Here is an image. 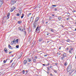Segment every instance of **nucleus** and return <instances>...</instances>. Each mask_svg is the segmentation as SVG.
<instances>
[{
    "mask_svg": "<svg viewBox=\"0 0 76 76\" xmlns=\"http://www.w3.org/2000/svg\"><path fill=\"white\" fill-rule=\"evenodd\" d=\"M8 47L9 48H10V49H13V48L10 45H8Z\"/></svg>",
    "mask_w": 76,
    "mask_h": 76,
    "instance_id": "nucleus-9",
    "label": "nucleus"
},
{
    "mask_svg": "<svg viewBox=\"0 0 76 76\" xmlns=\"http://www.w3.org/2000/svg\"><path fill=\"white\" fill-rule=\"evenodd\" d=\"M54 71L55 73H57V71L56 70H54Z\"/></svg>",
    "mask_w": 76,
    "mask_h": 76,
    "instance_id": "nucleus-28",
    "label": "nucleus"
},
{
    "mask_svg": "<svg viewBox=\"0 0 76 76\" xmlns=\"http://www.w3.org/2000/svg\"><path fill=\"white\" fill-rule=\"evenodd\" d=\"M69 52L70 53H72L71 52V50H69Z\"/></svg>",
    "mask_w": 76,
    "mask_h": 76,
    "instance_id": "nucleus-51",
    "label": "nucleus"
},
{
    "mask_svg": "<svg viewBox=\"0 0 76 76\" xmlns=\"http://www.w3.org/2000/svg\"><path fill=\"white\" fill-rule=\"evenodd\" d=\"M18 41H19V39H17L15 40V43L17 42V43H18Z\"/></svg>",
    "mask_w": 76,
    "mask_h": 76,
    "instance_id": "nucleus-17",
    "label": "nucleus"
},
{
    "mask_svg": "<svg viewBox=\"0 0 76 76\" xmlns=\"http://www.w3.org/2000/svg\"><path fill=\"white\" fill-rule=\"evenodd\" d=\"M67 57V55L65 53H64L63 54L61 55V60H64V58Z\"/></svg>",
    "mask_w": 76,
    "mask_h": 76,
    "instance_id": "nucleus-1",
    "label": "nucleus"
},
{
    "mask_svg": "<svg viewBox=\"0 0 76 76\" xmlns=\"http://www.w3.org/2000/svg\"><path fill=\"white\" fill-rule=\"evenodd\" d=\"M4 0H0V7H1L3 4Z\"/></svg>",
    "mask_w": 76,
    "mask_h": 76,
    "instance_id": "nucleus-4",
    "label": "nucleus"
},
{
    "mask_svg": "<svg viewBox=\"0 0 76 76\" xmlns=\"http://www.w3.org/2000/svg\"><path fill=\"white\" fill-rule=\"evenodd\" d=\"M13 44H14V43H13V41H12L11 42V44L12 45Z\"/></svg>",
    "mask_w": 76,
    "mask_h": 76,
    "instance_id": "nucleus-31",
    "label": "nucleus"
},
{
    "mask_svg": "<svg viewBox=\"0 0 76 76\" xmlns=\"http://www.w3.org/2000/svg\"><path fill=\"white\" fill-rule=\"evenodd\" d=\"M55 64L56 65H57V64H57V63H56Z\"/></svg>",
    "mask_w": 76,
    "mask_h": 76,
    "instance_id": "nucleus-54",
    "label": "nucleus"
},
{
    "mask_svg": "<svg viewBox=\"0 0 76 76\" xmlns=\"http://www.w3.org/2000/svg\"><path fill=\"white\" fill-rule=\"evenodd\" d=\"M35 58H36V59H37V56H35Z\"/></svg>",
    "mask_w": 76,
    "mask_h": 76,
    "instance_id": "nucleus-52",
    "label": "nucleus"
},
{
    "mask_svg": "<svg viewBox=\"0 0 76 76\" xmlns=\"http://www.w3.org/2000/svg\"><path fill=\"white\" fill-rule=\"evenodd\" d=\"M21 12H22L21 10H20L19 11V12H20V14H21Z\"/></svg>",
    "mask_w": 76,
    "mask_h": 76,
    "instance_id": "nucleus-30",
    "label": "nucleus"
},
{
    "mask_svg": "<svg viewBox=\"0 0 76 76\" xmlns=\"http://www.w3.org/2000/svg\"><path fill=\"white\" fill-rule=\"evenodd\" d=\"M44 57H47V55H44Z\"/></svg>",
    "mask_w": 76,
    "mask_h": 76,
    "instance_id": "nucleus-40",
    "label": "nucleus"
},
{
    "mask_svg": "<svg viewBox=\"0 0 76 76\" xmlns=\"http://www.w3.org/2000/svg\"><path fill=\"white\" fill-rule=\"evenodd\" d=\"M48 70H49V71H50V68L49 67H48Z\"/></svg>",
    "mask_w": 76,
    "mask_h": 76,
    "instance_id": "nucleus-41",
    "label": "nucleus"
},
{
    "mask_svg": "<svg viewBox=\"0 0 76 76\" xmlns=\"http://www.w3.org/2000/svg\"><path fill=\"white\" fill-rule=\"evenodd\" d=\"M8 59H7L6 60H4L3 61L4 63H6V61H7V60H8Z\"/></svg>",
    "mask_w": 76,
    "mask_h": 76,
    "instance_id": "nucleus-18",
    "label": "nucleus"
},
{
    "mask_svg": "<svg viewBox=\"0 0 76 76\" xmlns=\"http://www.w3.org/2000/svg\"><path fill=\"white\" fill-rule=\"evenodd\" d=\"M12 41H13V42L14 43V44H15V43H16L15 40Z\"/></svg>",
    "mask_w": 76,
    "mask_h": 76,
    "instance_id": "nucleus-33",
    "label": "nucleus"
},
{
    "mask_svg": "<svg viewBox=\"0 0 76 76\" xmlns=\"http://www.w3.org/2000/svg\"><path fill=\"white\" fill-rule=\"evenodd\" d=\"M31 15V13H29L28 15L27 16H28V17H29V15Z\"/></svg>",
    "mask_w": 76,
    "mask_h": 76,
    "instance_id": "nucleus-27",
    "label": "nucleus"
},
{
    "mask_svg": "<svg viewBox=\"0 0 76 76\" xmlns=\"http://www.w3.org/2000/svg\"><path fill=\"white\" fill-rule=\"evenodd\" d=\"M16 48H19V45H17L16 46Z\"/></svg>",
    "mask_w": 76,
    "mask_h": 76,
    "instance_id": "nucleus-26",
    "label": "nucleus"
},
{
    "mask_svg": "<svg viewBox=\"0 0 76 76\" xmlns=\"http://www.w3.org/2000/svg\"><path fill=\"white\" fill-rule=\"evenodd\" d=\"M66 50H69V48H66Z\"/></svg>",
    "mask_w": 76,
    "mask_h": 76,
    "instance_id": "nucleus-64",
    "label": "nucleus"
},
{
    "mask_svg": "<svg viewBox=\"0 0 76 76\" xmlns=\"http://www.w3.org/2000/svg\"><path fill=\"white\" fill-rule=\"evenodd\" d=\"M26 63H27V61L26 60H24L23 63L24 64H26Z\"/></svg>",
    "mask_w": 76,
    "mask_h": 76,
    "instance_id": "nucleus-12",
    "label": "nucleus"
},
{
    "mask_svg": "<svg viewBox=\"0 0 76 76\" xmlns=\"http://www.w3.org/2000/svg\"><path fill=\"white\" fill-rule=\"evenodd\" d=\"M42 38H40L39 39V42H41V41H42Z\"/></svg>",
    "mask_w": 76,
    "mask_h": 76,
    "instance_id": "nucleus-16",
    "label": "nucleus"
},
{
    "mask_svg": "<svg viewBox=\"0 0 76 76\" xmlns=\"http://www.w3.org/2000/svg\"><path fill=\"white\" fill-rule=\"evenodd\" d=\"M24 16V14H22V16H21V18L22 19V18H23V16Z\"/></svg>",
    "mask_w": 76,
    "mask_h": 76,
    "instance_id": "nucleus-21",
    "label": "nucleus"
},
{
    "mask_svg": "<svg viewBox=\"0 0 76 76\" xmlns=\"http://www.w3.org/2000/svg\"><path fill=\"white\" fill-rule=\"evenodd\" d=\"M47 23H48V22H46V24H47Z\"/></svg>",
    "mask_w": 76,
    "mask_h": 76,
    "instance_id": "nucleus-57",
    "label": "nucleus"
},
{
    "mask_svg": "<svg viewBox=\"0 0 76 76\" xmlns=\"http://www.w3.org/2000/svg\"><path fill=\"white\" fill-rule=\"evenodd\" d=\"M49 31H51V32H54V30L52 28H49Z\"/></svg>",
    "mask_w": 76,
    "mask_h": 76,
    "instance_id": "nucleus-11",
    "label": "nucleus"
},
{
    "mask_svg": "<svg viewBox=\"0 0 76 76\" xmlns=\"http://www.w3.org/2000/svg\"><path fill=\"white\" fill-rule=\"evenodd\" d=\"M11 3H12V4H15V3H16V1H11Z\"/></svg>",
    "mask_w": 76,
    "mask_h": 76,
    "instance_id": "nucleus-14",
    "label": "nucleus"
},
{
    "mask_svg": "<svg viewBox=\"0 0 76 76\" xmlns=\"http://www.w3.org/2000/svg\"><path fill=\"white\" fill-rule=\"evenodd\" d=\"M12 61H13V60H12L10 61V63H12Z\"/></svg>",
    "mask_w": 76,
    "mask_h": 76,
    "instance_id": "nucleus-39",
    "label": "nucleus"
},
{
    "mask_svg": "<svg viewBox=\"0 0 76 76\" xmlns=\"http://www.w3.org/2000/svg\"><path fill=\"white\" fill-rule=\"evenodd\" d=\"M13 10H14V9H13V8H11V10H10V12H13Z\"/></svg>",
    "mask_w": 76,
    "mask_h": 76,
    "instance_id": "nucleus-19",
    "label": "nucleus"
},
{
    "mask_svg": "<svg viewBox=\"0 0 76 76\" xmlns=\"http://www.w3.org/2000/svg\"><path fill=\"white\" fill-rule=\"evenodd\" d=\"M71 69H72V65L70 64L69 65L67 68V71L68 72H69V71H70Z\"/></svg>",
    "mask_w": 76,
    "mask_h": 76,
    "instance_id": "nucleus-2",
    "label": "nucleus"
},
{
    "mask_svg": "<svg viewBox=\"0 0 76 76\" xmlns=\"http://www.w3.org/2000/svg\"><path fill=\"white\" fill-rule=\"evenodd\" d=\"M50 41H51V40L48 41L47 42V43H48V42H50Z\"/></svg>",
    "mask_w": 76,
    "mask_h": 76,
    "instance_id": "nucleus-35",
    "label": "nucleus"
},
{
    "mask_svg": "<svg viewBox=\"0 0 76 76\" xmlns=\"http://www.w3.org/2000/svg\"><path fill=\"white\" fill-rule=\"evenodd\" d=\"M70 50H73V48H71Z\"/></svg>",
    "mask_w": 76,
    "mask_h": 76,
    "instance_id": "nucleus-59",
    "label": "nucleus"
},
{
    "mask_svg": "<svg viewBox=\"0 0 76 76\" xmlns=\"http://www.w3.org/2000/svg\"><path fill=\"white\" fill-rule=\"evenodd\" d=\"M18 29H19L20 31H23V32H25V33H26V32L25 31V29H24V30L22 29L21 27H19L18 28Z\"/></svg>",
    "mask_w": 76,
    "mask_h": 76,
    "instance_id": "nucleus-5",
    "label": "nucleus"
},
{
    "mask_svg": "<svg viewBox=\"0 0 76 76\" xmlns=\"http://www.w3.org/2000/svg\"><path fill=\"white\" fill-rule=\"evenodd\" d=\"M26 74L28 73V71L27 72V70H26Z\"/></svg>",
    "mask_w": 76,
    "mask_h": 76,
    "instance_id": "nucleus-32",
    "label": "nucleus"
},
{
    "mask_svg": "<svg viewBox=\"0 0 76 76\" xmlns=\"http://www.w3.org/2000/svg\"><path fill=\"white\" fill-rule=\"evenodd\" d=\"M47 73H49V71H48V72H47Z\"/></svg>",
    "mask_w": 76,
    "mask_h": 76,
    "instance_id": "nucleus-58",
    "label": "nucleus"
},
{
    "mask_svg": "<svg viewBox=\"0 0 76 76\" xmlns=\"http://www.w3.org/2000/svg\"><path fill=\"white\" fill-rule=\"evenodd\" d=\"M52 6L53 7L54 6V7H56V6H57V5H52Z\"/></svg>",
    "mask_w": 76,
    "mask_h": 76,
    "instance_id": "nucleus-36",
    "label": "nucleus"
},
{
    "mask_svg": "<svg viewBox=\"0 0 76 76\" xmlns=\"http://www.w3.org/2000/svg\"><path fill=\"white\" fill-rule=\"evenodd\" d=\"M39 17H37L36 18L35 20L34 23V24H35V23H37L38 21V20H39Z\"/></svg>",
    "mask_w": 76,
    "mask_h": 76,
    "instance_id": "nucleus-3",
    "label": "nucleus"
},
{
    "mask_svg": "<svg viewBox=\"0 0 76 76\" xmlns=\"http://www.w3.org/2000/svg\"><path fill=\"white\" fill-rule=\"evenodd\" d=\"M52 16H55V15H53H53H52Z\"/></svg>",
    "mask_w": 76,
    "mask_h": 76,
    "instance_id": "nucleus-56",
    "label": "nucleus"
},
{
    "mask_svg": "<svg viewBox=\"0 0 76 76\" xmlns=\"http://www.w3.org/2000/svg\"><path fill=\"white\" fill-rule=\"evenodd\" d=\"M58 19L59 20H61V18L60 17H59L58 18Z\"/></svg>",
    "mask_w": 76,
    "mask_h": 76,
    "instance_id": "nucleus-23",
    "label": "nucleus"
},
{
    "mask_svg": "<svg viewBox=\"0 0 76 76\" xmlns=\"http://www.w3.org/2000/svg\"><path fill=\"white\" fill-rule=\"evenodd\" d=\"M4 51H5V53H7V48H5L4 49Z\"/></svg>",
    "mask_w": 76,
    "mask_h": 76,
    "instance_id": "nucleus-13",
    "label": "nucleus"
},
{
    "mask_svg": "<svg viewBox=\"0 0 76 76\" xmlns=\"http://www.w3.org/2000/svg\"><path fill=\"white\" fill-rule=\"evenodd\" d=\"M15 64H16L15 63H13L12 65H11L12 67H15Z\"/></svg>",
    "mask_w": 76,
    "mask_h": 76,
    "instance_id": "nucleus-7",
    "label": "nucleus"
},
{
    "mask_svg": "<svg viewBox=\"0 0 76 76\" xmlns=\"http://www.w3.org/2000/svg\"><path fill=\"white\" fill-rule=\"evenodd\" d=\"M23 54V53H21L19 55V56H18V59H19L21 57L22 55Z\"/></svg>",
    "mask_w": 76,
    "mask_h": 76,
    "instance_id": "nucleus-6",
    "label": "nucleus"
},
{
    "mask_svg": "<svg viewBox=\"0 0 76 76\" xmlns=\"http://www.w3.org/2000/svg\"><path fill=\"white\" fill-rule=\"evenodd\" d=\"M50 75L51 76H53V74H52L51 73Z\"/></svg>",
    "mask_w": 76,
    "mask_h": 76,
    "instance_id": "nucleus-49",
    "label": "nucleus"
},
{
    "mask_svg": "<svg viewBox=\"0 0 76 76\" xmlns=\"http://www.w3.org/2000/svg\"><path fill=\"white\" fill-rule=\"evenodd\" d=\"M61 26L62 28H64V26L63 25H62Z\"/></svg>",
    "mask_w": 76,
    "mask_h": 76,
    "instance_id": "nucleus-60",
    "label": "nucleus"
},
{
    "mask_svg": "<svg viewBox=\"0 0 76 76\" xmlns=\"http://www.w3.org/2000/svg\"><path fill=\"white\" fill-rule=\"evenodd\" d=\"M67 63L65 62L64 64V66H67Z\"/></svg>",
    "mask_w": 76,
    "mask_h": 76,
    "instance_id": "nucleus-25",
    "label": "nucleus"
},
{
    "mask_svg": "<svg viewBox=\"0 0 76 76\" xmlns=\"http://www.w3.org/2000/svg\"><path fill=\"white\" fill-rule=\"evenodd\" d=\"M37 30H38V29H36V31H37Z\"/></svg>",
    "mask_w": 76,
    "mask_h": 76,
    "instance_id": "nucleus-63",
    "label": "nucleus"
},
{
    "mask_svg": "<svg viewBox=\"0 0 76 76\" xmlns=\"http://www.w3.org/2000/svg\"><path fill=\"white\" fill-rule=\"evenodd\" d=\"M48 65H50L49 63H48V65H47V66H48Z\"/></svg>",
    "mask_w": 76,
    "mask_h": 76,
    "instance_id": "nucleus-61",
    "label": "nucleus"
},
{
    "mask_svg": "<svg viewBox=\"0 0 76 76\" xmlns=\"http://www.w3.org/2000/svg\"><path fill=\"white\" fill-rule=\"evenodd\" d=\"M49 20H51V17H50L49 18Z\"/></svg>",
    "mask_w": 76,
    "mask_h": 76,
    "instance_id": "nucleus-43",
    "label": "nucleus"
},
{
    "mask_svg": "<svg viewBox=\"0 0 76 76\" xmlns=\"http://www.w3.org/2000/svg\"><path fill=\"white\" fill-rule=\"evenodd\" d=\"M18 23H22V21H18Z\"/></svg>",
    "mask_w": 76,
    "mask_h": 76,
    "instance_id": "nucleus-22",
    "label": "nucleus"
},
{
    "mask_svg": "<svg viewBox=\"0 0 76 76\" xmlns=\"http://www.w3.org/2000/svg\"><path fill=\"white\" fill-rule=\"evenodd\" d=\"M9 16H10V13L8 12L7 17V19H8L9 18Z\"/></svg>",
    "mask_w": 76,
    "mask_h": 76,
    "instance_id": "nucleus-8",
    "label": "nucleus"
},
{
    "mask_svg": "<svg viewBox=\"0 0 76 76\" xmlns=\"http://www.w3.org/2000/svg\"><path fill=\"white\" fill-rule=\"evenodd\" d=\"M67 20H69V18H68L66 19Z\"/></svg>",
    "mask_w": 76,
    "mask_h": 76,
    "instance_id": "nucleus-44",
    "label": "nucleus"
},
{
    "mask_svg": "<svg viewBox=\"0 0 76 76\" xmlns=\"http://www.w3.org/2000/svg\"><path fill=\"white\" fill-rule=\"evenodd\" d=\"M22 72H23V74H25V71H24V70H23L22 71Z\"/></svg>",
    "mask_w": 76,
    "mask_h": 76,
    "instance_id": "nucleus-29",
    "label": "nucleus"
},
{
    "mask_svg": "<svg viewBox=\"0 0 76 76\" xmlns=\"http://www.w3.org/2000/svg\"><path fill=\"white\" fill-rule=\"evenodd\" d=\"M38 27H39V25H38V26L37 27L36 29H38Z\"/></svg>",
    "mask_w": 76,
    "mask_h": 76,
    "instance_id": "nucleus-45",
    "label": "nucleus"
},
{
    "mask_svg": "<svg viewBox=\"0 0 76 76\" xmlns=\"http://www.w3.org/2000/svg\"><path fill=\"white\" fill-rule=\"evenodd\" d=\"M75 12V10H73V13H74V12Z\"/></svg>",
    "mask_w": 76,
    "mask_h": 76,
    "instance_id": "nucleus-53",
    "label": "nucleus"
},
{
    "mask_svg": "<svg viewBox=\"0 0 76 76\" xmlns=\"http://www.w3.org/2000/svg\"><path fill=\"white\" fill-rule=\"evenodd\" d=\"M16 17H14V19H15V20H16Z\"/></svg>",
    "mask_w": 76,
    "mask_h": 76,
    "instance_id": "nucleus-50",
    "label": "nucleus"
},
{
    "mask_svg": "<svg viewBox=\"0 0 76 76\" xmlns=\"http://www.w3.org/2000/svg\"><path fill=\"white\" fill-rule=\"evenodd\" d=\"M12 9H13L14 10H15L16 9V7H15V6H13V7L12 8Z\"/></svg>",
    "mask_w": 76,
    "mask_h": 76,
    "instance_id": "nucleus-24",
    "label": "nucleus"
},
{
    "mask_svg": "<svg viewBox=\"0 0 76 76\" xmlns=\"http://www.w3.org/2000/svg\"><path fill=\"white\" fill-rule=\"evenodd\" d=\"M27 61L30 62V61H31V58H28Z\"/></svg>",
    "mask_w": 76,
    "mask_h": 76,
    "instance_id": "nucleus-10",
    "label": "nucleus"
},
{
    "mask_svg": "<svg viewBox=\"0 0 76 76\" xmlns=\"http://www.w3.org/2000/svg\"><path fill=\"white\" fill-rule=\"evenodd\" d=\"M54 10H55V11H56V10H57V9H55Z\"/></svg>",
    "mask_w": 76,
    "mask_h": 76,
    "instance_id": "nucleus-55",
    "label": "nucleus"
},
{
    "mask_svg": "<svg viewBox=\"0 0 76 76\" xmlns=\"http://www.w3.org/2000/svg\"><path fill=\"white\" fill-rule=\"evenodd\" d=\"M69 41H70V40H69V39H68V40H66V41H67V42H69Z\"/></svg>",
    "mask_w": 76,
    "mask_h": 76,
    "instance_id": "nucleus-34",
    "label": "nucleus"
},
{
    "mask_svg": "<svg viewBox=\"0 0 76 76\" xmlns=\"http://www.w3.org/2000/svg\"><path fill=\"white\" fill-rule=\"evenodd\" d=\"M36 25V23H35V24H34V23H33V25H34V28H36V25Z\"/></svg>",
    "mask_w": 76,
    "mask_h": 76,
    "instance_id": "nucleus-15",
    "label": "nucleus"
},
{
    "mask_svg": "<svg viewBox=\"0 0 76 76\" xmlns=\"http://www.w3.org/2000/svg\"><path fill=\"white\" fill-rule=\"evenodd\" d=\"M12 53V52H9V54H11Z\"/></svg>",
    "mask_w": 76,
    "mask_h": 76,
    "instance_id": "nucleus-48",
    "label": "nucleus"
},
{
    "mask_svg": "<svg viewBox=\"0 0 76 76\" xmlns=\"http://www.w3.org/2000/svg\"><path fill=\"white\" fill-rule=\"evenodd\" d=\"M20 15V14L19 13L16 14V16H19Z\"/></svg>",
    "mask_w": 76,
    "mask_h": 76,
    "instance_id": "nucleus-20",
    "label": "nucleus"
},
{
    "mask_svg": "<svg viewBox=\"0 0 76 76\" xmlns=\"http://www.w3.org/2000/svg\"><path fill=\"white\" fill-rule=\"evenodd\" d=\"M72 72H69V74L70 75H71V74L72 73Z\"/></svg>",
    "mask_w": 76,
    "mask_h": 76,
    "instance_id": "nucleus-37",
    "label": "nucleus"
},
{
    "mask_svg": "<svg viewBox=\"0 0 76 76\" xmlns=\"http://www.w3.org/2000/svg\"><path fill=\"white\" fill-rule=\"evenodd\" d=\"M36 60H35V59H33V61H34V62H35Z\"/></svg>",
    "mask_w": 76,
    "mask_h": 76,
    "instance_id": "nucleus-38",
    "label": "nucleus"
},
{
    "mask_svg": "<svg viewBox=\"0 0 76 76\" xmlns=\"http://www.w3.org/2000/svg\"><path fill=\"white\" fill-rule=\"evenodd\" d=\"M37 30H38V29H36V31H37Z\"/></svg>",
    "mask_w": 76,
    "mask_h": 76,
    "instance_id": "nucleus-62",
    "label": "nucleus"
},
{
    "mask_svg": "<svg viewBox=\"0 0 76 76\" xmlns=\"http://www.w3.org/2000/svg\"><path fill=\"white\" fill-rule=\"evenodd\" d=\"M52 65H51L50 66V69H51V68H52Z\"/></svg>",
    "mask_w": 76,
    "mask_h": 76,
    "instance_id": "nucleus-42",
    "label": "nucleus"
},
{
    "mask_svg": "<svg viewBox=\"0 0 76 76\" xmlns=\"http://www.w3.org/2000/svg\"><path fill=\"white\" fill-rule=\"evenodd\" d=\"M47 35H49V33H47Z\"/></svg>",
    "mask_w": 76,
    "mask_h": 76,
    "instance_id": "nucleus-46",
    "label": "nucleus"
},
{
    "mask_svg": "<svg viewBox=\"0 0 76 76\" xmlns=\"http://www.w3.org/2000/svg\"><path fill=\"white\" fill-rule=\"evenodd\" d=\"M59 50H61V47H59Z\"/></svg>",
    "mask_w": 76,
    "mask_h": 76,
    "instance_id": "nucleus-47",
    "label": "nucleus"
}]
</instances>
